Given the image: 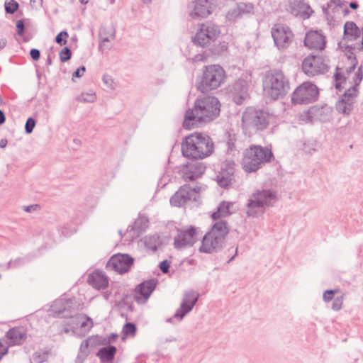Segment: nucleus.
<instances>
[{
  "label": "nucleus",
  "mask_w": 363,
  "mask_h": 363,
  "mask_svg": "<svg viewBox=\"0 0 363 363\" xmlns=\"http://www.w3.org/2000/svg\"><path fill=\"white\" fill-rule=\"evenodd\" d=\"M90 353L91 350L89 349L88 340H83L80 344L74 363H84Z\"/></svg>",
  "instance_id": "nucleus-40"
},
{
  "label": "nucleus",
  "mask_w": 363,
  "mask_h": 363,
  "mask_svg": "<svg viewBox=\"0 0 363 363\" xmlns=\"http://www.w3.org/2000/svg\"><path fill=\"white\" fill-rule=\"evenodd\" d=\"M233 206V202L222 201L219 203L216 208L211 212L210 217L212 220H217L226 218L233 214L230 211L231 207Z\"/></svg>",
  "instance_id": "nucleus-32"
},
{
  "label": "nucleus",
  "mask_w": 363,
  "mask_h": 363,
  "mask_svg": "<svg viewBox=\"0 0 363 363\" xmlns=\"http://www.w3.org/2000/svg\"><path fill=\"white\" fill-rule=\"evenodd\" d=\"M177 235L174 238V247L177 250H181L186 247H192L198 240V228L190 225L186 228H180L174 226Z\"/></svg>",
  "instance_id": "nucleus-11"
},
{
  "label": "nucleus",
  "mask_w": 363,
  "mask_h": 363,
  "mask_svg": "<svg viewBox=\"0 0 363 363\" xmlns=\"http://www.w3.org/2000/svg\"><path fill=\"white\" fill-rule=\"evenodd\" d=\"M255 6L252 3L240 2L236 4V6L229 10L225 15L226 21H235L237 19L244 16H251L254 14Z\"/></svg>",
  "instance_id": "nucleus-22"
},
{
  "label": "nucleus",
  "mask_w": 363,
  "mask_h": 363,
  "mask_svg": "<svg viewBox=\"0 0 363 363\" xmlns=\"http://www.w3.org/2000/svg\"><path fill=\"white\" fill-rule=\"evenodd\" d=\"M344 0H329L321 6L327 23H340L341 21V9Z\"/></svg>",
  "instance_id": "nucleus-20"
},
{
  "label": "nucleus",
  "mask_w": 363,
  "mask_h": 363,
  "mask_svg": "<svg viewBox=\"0 0 363 363\" xmlns=\"http://www.w3.org/2000/svg\"><path fill=\"white\" fill-rule=\"evenodd\" d=\"M118 349L115 345L100 347L96 352V356L99 358L100 362L108 360H115Z\"/></svg>",
  "instance_id": "nucleus-33"
},
{
  "label": "nucleus",
  "mask_w": 363,
  "mask_h": 363,
  "mask_svg": "<svg viewBox=\"0 0 363 363\" xmlns=\"http://www.w3.org/2000/svg\"><path fill=\"white\" fill-rule=\"evenodd\" d=\"M190 184H184L170 198L169 202L172 206L182 207L189 201L191 200V195L189 194Z\"/></svg>",
  "instance_id": "nucleus-26"
},
{
  "label": "nucleus",
  "mask_w": 363,
  "mask_h": 363,
  "mask_svg": "<svg viewBox=\"0 0 363 363\" xmlns=\"http://www.w3.org/2000/svg\"><path fill=\"white\" fill-rule=\"evenodd\" d=\"M150 220L145 216L139 214L138 218L132 225H129L126 230L127 233H133L135 235L132 236L130 241H133L135 238L140 237L149 227Z\"/></svg>",
  "instance_id": "nucleus-28"
},
{
  "label": "nucleus",
  "mask_w": 363,
  "mask_h": 363,
  "mask_svg": "<svg viewBox=\"0 0 363 363\" xmlns=\"http://www.w3.org/2000/svg\"><path fill=\"white\" fill-rule=\"evenodd\" d=\"M196 143L203 147L204 158L211 156L214 152L215 145L209 135L203 132L196 131L192 133Z\"/></svg>",
  "instance_id": "nucleus-25"
},
{
  "label": "nucleus",
  "mask_w": 363,
  "mask_h": 363,
  "mask_svg": "<svg viewBox=\"0 0 363 363\" xmlns=\"http://www.w3.org/2000/svg\"><path fill=\"white\" fill-rule=\"evenodd\" d=\"M333 113V108L326 103L315 104L301 113L299 120L310 124L315 122L325 123L330 121Z\"/></svg>",
  "instance_id": "nucleus-8"
},
{
  "label": "nucleus",
  "mask_w": 363,
  "mask_h": 363,
  "mask_svg": "<svg viewBox=\"0 0 363 363\" xmlns=\"http://www.w3.org/2000/svg\"><path fill=\"white\" fill-rule=\"evenodd\" d=\"M274 160L272 148L261 145H250L242 153L241 161L242 168L247 173H255L262 167V165Z\"/></svg>",
  "instance_id": "nucleus-3"
},
{
  "label": "nucleus",
  "mask_w": 363,
  "mask_h": 363,
  "mask_svg": "<svg viewBox=\"0 0 363 363\" xmlns=\"http://www.w3.org/2000/svg\"><path fill=\"white\" fill-rule=\"evenodd\" d=\"M87 283L96 290H104L109 285V277L99 269L94 270L88 275Z\"/></svg>",
  "instance_id": "nucleus-24"
},
{
  "label": "nucleus",
  "mask_w": 363,
  "mask_h": 363,
  "mask_svg": "<svg viewBox=\"0 0 363 363\" xmlns=\"http://www.w3.org/2000/svg\"><path fill=\"white\" fill-rule=\"evenodd\" d=\"M183 167H186V169H188V167H192L193 171L195 174H198L200 175V177H202V175L205 173L206 167L203 162H195L194 164L190 163L189 162H186L182 164Z\"/></svg>",
  "instance_id": "nucleus-44"
},
{
  "label": "nucleus",
  "mask_w": 363,
  "mask_h": 363,
  "mask_svg": "<svg viewBox=\"0 0 363 363\" xmlns=\"http://www.w3.org/2000/svg\"><path fill=\"white\" fill-rule=\"evenodd\" d=\"M228 48V43L225 41L220 42L218 44H214L211 48L207 49V52L211 56H220L224 52L227 51Z\"/></svg>",
  "instance_id": "nucleus-41"
},
{
  "label": "nucleus",
  "mask_w": 363,
  "mask_h": 363,
  "mask_svg": "<svg viewBox=\"0 0 363 363\" xmlns=\"http://www.w3.org/2000/svg\"><path fill=\"white\" fill-rule=\"evenodd\" d=\"M270 114L264 109L248 108L242 116L243 129L255 133L265 130L269 125Z\"/></svg>",
  "instance_id": "nucleus-6"
},
{
  "label": "nucleus",
  "mask_w": 363,
  "mask_h": 363,
  "mask_svg": "<svg viewBox=\"0 0 363 363\" xmlns=\"http://www.w3.org/2000/svg\"><path fill=\"white\" fill-rule=\"evenodd\" d=\"M229 233L230 227L226 220H213L210 228L201 240L199 252L205 254L221 252L226 246V237Z\"/></svg>",
  "instance_id": "nucleus-2"
},
{
  "label": "nucleus",
  "mask_w": 363,
  "mask_h": 363,
  "mask_svg": "<svg viewBox=\"0 0 363 363\" xmlns=\"http://www.w3.org/2000/svg\"><path fill=\"white\" fill-rule=\"evenodd\" d=\"M182 155L189 160L197 161L205 159L203 147L196 143L192 133L184 136L182 142Z\"/></svg>",
  "instance_id": "nucleus-16"
},
{
  "label": "nucleus",
  "mask_w": 363,
  "mask_h": 363,
  "mask_svg": "<svg viewBox=\"0 0 363 363\" xmlns=\"http://www.w3.org/2000/svg\"><path fill=\"white\" fill-rule=\"evenodd\" d=\"M77 319H70V320H68L67 322H65V323L62 325L63 328L60 330L59 332V334H67L72 330V327H74V325H77L78 322L77 321Z\"/></svg>",
  "instance_id": "nucleus-56"
},
{
  "label": "nucleus",
  "mask_w": 363,
  "mask_h": 363,
  "mask_svg": "<svg viewBox=\"0 0 363 363\" xmlns=\"http://www.w3.org/2000/svg\"><path fill=\"white\" fill-rule=\"evenodd\" d=\"M330 67L325 63L323 56L310 54L302 62V70L308 77L325 74L329 71Z\"/></svg>",
  "instance_id": "nucleus-12"
},
{
  "label": "nucleus",
  "mask_w": 363,
  "mask_h": 363,
  "mask_svg": "<svg viewBox=\"0 0 363 363\" xmlns=\"http://www.w3.org/2000/svg\"><path fill=\"white\" fill-rule=\"evenodd\" d=\"M363 79V65L358 67L357 72L353 77L354 86L358 88Z\"/></svg>",
  "instance_id": "nucleus-55"
},
{
  "label": "nucleus",
  "mask_w": 363,
  "mask_h": 363,
  "mask_svg": "<svg viewBox=\"0 0 363 363\" xmlns=\"http://www.w3.org/2000/svg\"><path fill=\"white\" fill-rule=\"evenodd\" d=\"M320 89L312 81H305L296 87L291 94L293 105H307L318 101Z\"/></svg>",
  "instance_id": "nucleus-7"
},
{
  "label": "nucleus",
  "mask_w": 363,
  "mask_h": 363,
  "mask_svg": "<svg viewBox=\"0 0 363 363\" xmlns=\"http://www.w3.org/2000/svg\"><path fill=\"white\" fill-rule=\"evenodd\" d=\"M332 309L334 311H339L342 308V303H343V296H337L335 297L334 299L332 300Z\"/></svg>",
  "instance_id": "nucleus-61"
},
{
  "label": "nucleus",
  "mask_w": 363,
  "mask_h": 363,
  "mask_svg": "<svg viewBox=\"0 0 363 363\" xmlns=\"http://www.w3.org/2000/svg\"><path fill=\"white\" fill-rule=\"evenodd\" d=\"M66 308L67 309V315H70L69 319H79L77 315H73L72 313L82 309L84 303H79L76 297L65 298Z\"/></svg>",
  "instance_id": "nucleus-37"
},
{
  "label": "nucleus",
  "mask_w": 363,
  "mask_h": 363,
  "mask_svg": "<svg viewBox=\"0 0 363 363\" xmlns=\"http://www.w3.org/2000/svg\"><path fill=\"white\" fill-rule=\"evenodd\" d=\"M37 123V120L35 117L30 116L27 118L25 126L24 131L26 134H30L33 133V129L35 128Z\"/></svg>",
  "instance_id": "nucleus-52"
},
{
  "label": "nucleus",
  "mask_w": 363,
  "mask_h": 363,
  "mask_svg": "<svg viewBox=\"0 0 363 363\" xmlns=\"http://www.w3.org/2000/svg\"><path fill=\"white\" fill-rule=\"evenodd\" d=\"M314 11L308 4L305 3L304 0L294 1L291 4V14L294 16H300L303 20L309 18Z\"/></svg>",
  "instance_id": "nucleus-30"
},
{
  "label": "nucleus",
  "mask_w": 363,
  "mask_h": 363,
  "mask_svg": "<svg viewBox=\"0 0 363 363\" xmlns=\"http://www.w3.org/2000/svg\"><path fill=\"white\" fill-rule=\"evenodd\" d=\"M172 262L170 260H168L167 259L161 261L159 264L158 267L160 269V271L162 272V274H166L169 272V268L171 267Z\"/></svg>",
  "instance_id": "nucleus-59"
},
{
  "label": "nucleus",
  "mask_w": 363,
  "mask_h": 363,
  "mask_svg": "<svg viewBox=\"0 0 363 363\" xmlns=\"http://www.w3.org/2000/svg\"><path fill=\"white\" fill-rule=\"evenodd\" d=\"M341 70V68L338 66L335 68V72L333 76V82H341V83H346L347 82V77L344 74V73L339 72Z\"/></svg>",
  "instance_id": "nucleus-57"
},
{
  "label": "nucleus",
  "mask_w": 363,
  "mask_h": 363,
  "mask_svg": "<svg viewBox=\"0 0 363 363\" xmlns=\"http://www.w3.org/2000/svg\"><path fill=\"white\" fill-rule=\"evenodd\" d=\"M76 101L82 103H93L96 99L95 93L82 92L80 95L76 97Z\"/></svg>",
  "instance_id": "nucleus-49"
},
{
  "label": "nucleus",
  "mask_w": 363,
  "mask_h": 363,
  "mask_svg": "<svg viewBox=\"0 0 363 363\" xmlns=\"http://www.w3.org/2000/svg\"><path fill=\"white\" fill-rule=\"evenodd\" d=\"M29 24H16V33L18 35L23 37V42L27 43L30 41L33 35L30 33H26V30Z\"/></svg>",
  "instance_id": "nucleus-45"
},
{
  "label": "nucleus",
  "mask_w": 363,
  "mask_h": 363,
  "mask_svg": "<svg viewBox=\"0 0 363 363\" xmlns=\"http://www.w3.org/2000/svg\"><path fill=\"white\" fill-rule=\"evenodd\" d=\"M354 100H348L341 96L335 102L336 111L344 116H350L354 109Z\"/></svg>",
  "instance_id": "nucleus-34"
},
{
  "label": "nucleus",
  "mask_w": 363,
  "mask_h": 363,
  "mask_svg": "<svg viewBox=\"0 0 363 363\" xmlns=\"http://www.w3.org/2000/svg\"><path fill=\"white\" fill-rule=\"evenodd\" d=\"M220 112V103L214 96L198 97L191 108H188L184 116L182 127L191 130L197 123L210 122L216 119Z\"/></svg>",
  "instance_id": "nucleus-1"
},
{
  "label": "nucleus",
  "mask_w": 363,
  "mask_h": 363,
  "mask_svg": "<svg viewBox=\"0 0 363 363\" xmlns=\"http://www.w3.org/2000/svg\"><path fill=\"white\" fill-rule=\"evenodd\" d=\"M177 168L178 169L177 172L182 174V179L186 182H194L201 177L200 175L195 174L193 171L183 167L182 164L177 166Z\"/></svg>",
  "instance_id": "nucleus-42"
},
{
  "label": "nucleus",
  "mask_w": 363,
  "mask_h": 363,
  "mask_svg": "<svg viewBox=\"0 0 363 363\" xmlns=\"http://www.w3.org/2000/svg\"><path fill=\"white\" fill-rule=\"evenodd\" d=\"M115 36V28L113 24H102L99 29V38L101 43L109 42L111 38Z\"/></svg>",
  "instance_id": "nucleus-38"
},
{
  "label": "nucleus",
  "mask_w": 363,
  "mask_h": 363,
  "mask_svg": "<svg viewBox=\"0 0 363 363\" xmlns=\"http://www.w3.org/2000/svg\"><path fill=\"white\" fill-rule=\"evenodd\" d=\"M262 86L264 96L272 101H276L286 96L290 89V83L281 70L274 69L266 72Z\"/></svg>",
  "instance_id": "nucleus-4"
},
{
  "label": "nucleus",
  "mask_w": 363,
  "mask_h": 363,
  "mask_svg": "<svg viewBox=\"0 0 363 363\" xmlns=\"http://www.w3.org/2000/svg\"><path fill=\"white\" fill-rule=\"evenodd\" d=\"M272 28V36L274 45L278 49L286 48L292 41L294 34L289 27L284 26V24H274Z\"/></svg>",
  "instance_id": "nucleus-19"
},
{
  "label": "nucleus",
  "mask_w": 363,
  "mask_h": 363,
  "mask_svg": "<svg viewBox=\"0 0 363 363\" xmlns=\"http://www.w3.org/2000/svg\"><path fill=\"white\" fill-rule=\"evenodd\" d=\"M135 263V258L128 253H116L110 257L106 262V268L120 275L128 273Z\"/></svg>",
  "instance_id": "nucleus-10"
},
{
  "label": "nucleus",
  "mask_w": 363,
  "mask_h": 363,
  "mask_svg": "<svg viewBox=\"0 0 363 363\" xmlns=\"http://www.w3.org/2000/svg\"><path fill=\"white\" fill-rule=\"evenodd\" d=\"M232 172H227V174L219 172L216 179L218 185L224 189H229L232 183Z\"/></svg>",
  "instance_id": "nucleus-43"
},
{
  "label": "nucleus",
  "mask_w": 363,
  "mask_h": 363,
  "mask_svg": "<svg viewBox=\"0 0 363 363\" xmlns=\"http://www.w3.org/2000/svg\"><path fill=\"white\" fill-rule=\"evenodd\" d=\"M72 57V51L68 46H64L59 52V58L62 63H65L71 60Z\"/></svg>",
  "instance_id": "nucleus-48"
},
{
  "label": "nucleus",
  "mask_w": 363,
  "mask_h": 363,
  "mask_svg": "<svg viewBox=\"0 0 363 363\" xmlns=\"http://www.w3.org/2000/svg\"><path fill=\"white\" fill-rule=\"evenodd\" d=\"M140 241L144 242L145 247L152 252H156L162 246L161 238L157 233L145 235Z\"/></svg>",
  "instance_id": "nucleus-36"
},
{
  "label": "nucleus",
  "mask_w": 363,
  "mask_h": 363,
  "mask_svg": "<svg viewBox=\"0 0 363 363\" xmlns=\"http://www.w3.org/2000/svg\"><path fill=\"white\" fill-rule=\"evenodd\" d=\"M247 82L242 78H240L229 84L225 88V90L228 99L237 105H242L249 96Z\"/></svg>",
  "instance_id": "nucleus-13"
},
{
  "label": "nucleus",
  "mask_w": 363,
  "mask_h": 363,
  "mask_svg": "<svg viewBox=\"0 0 363 363\" xmlns=\"http://www.w3.org/2000/svg\"><path fill=\"white\" fill-rule=\"evenodd\" d=\"M252 198L248 199L246 206L248 208L272 207V200L277 199V192L272 189L257 190L252 194Z\"/></svg>",
  "instance_id": "nucleus-15"
},
{
  "label": "nucleus",
  "mask_w": 363,
  "mask_h": 363,
  "mask_svg": "<svg viewBox=\"0 0 363 363\" xmlns=\"http://www.w3.org/2000/svg\"><path fill=\"white\" fill-rule=\"evenodd\" d=\"M200 296L201 295H196L194 299L182 298L179 307L174 314V318L178 321H182L184 317L193 310Z\"/></svg>",
  "instance_id": "nucleus-29"
},
{
  "label": "nucleus",
  "mask_w": 363,
  "mask_h": 363,
  "mask_svg": "<svg viewBox=\"0 0 363 363\" xmlns=\"http://www.w3.org/2000/svg\"><path fill=\"white\" fill-rule=\"evenodd\" d=\"M304 46L310 49L323 50L326 47L325 36L321 30H311L308 31L303 40Z\"/></svg>",
  "instance_id": "nucleus-23"
},
{
  "label": "nucleus",
  "mask_w": 363,
  "mask_h": 363,
  "mask_svg": "<svg viewBox=\"0 0 363 363\" xmlns=\"http://www.w3.org/2000/svg\"><path fill=\"white\" fill-rule=\"evenodd\" d=\"M208 57H210V55L208 53L207 50H206L202 53H198V54L195 55L191 59V60L194 63L198 62H205Z\"/></svg>",
  "instance_id": "nucleus-60"
},
{
  "label": "nucleus",
  "mask_w": 363,
  "mask_h": 363,
  "mask_svg": "<svg viewBox=\"0 0 363 363\" xmlns=\"http://www.w3.org/2000/svg\"><path fill=\"white\" fill-rule=\"evenodd\" d=\"M200 28L194 35L191 36V42L194 45L206 48L211 43L214 42L220 33L217 24H199Z\"/></svg>",
  "instance_id": "nucleus-9"
},
{
  "label": "nucleus",
  "mask_w": 363,
  "mask_h": 363,
  "mask_svg": "<svg viewBox=\"0 0 363 363\" xmlns=\"http://www.w3.org/2000/svg\"><path fill=\"white\" fill-rule=\"evenodd\" d=\"M49 351L45 350L43 352L36 351L33 354V359L36 363H43L47 361Z\"/></svg>",
  "instance_id": "nucleus-53"
},
{
  "label": "nucleus",
  "mask_w": 363,
  "mask_h": 363,
  "mask_svg": "<svg viewBox=\"0 0 363 363\" xmlns=\"http://www.w3.org/2000/svg\"><path fill=\"white\" fill-rule=\"evenodd\" d=\"M76 317H79L77 321L78 325L79 324V328L72 327V332L75 336L79 337H84L93 328V320L85 313L78 314Z\"/></svg>",
  "instance_id": "nucleus-27"
},
{
  "label": "nucleus",
  "mask_w": 363,
  "mask_h": 363,
  "mask_svg": "<svg viewBox=\"0 0 363 363\" xmlns=\"http://www.w3.org/2000/svg\"><path fill=\"white\" fill-rule=\"evenodd\" d=\"M4 7L6 17L13 23H30L28 18L23 17V12L17 1L6 0Z\"/></svg>",
  "instance_id": "nucleus-21"
},
{
  "label": "nucleus",
  "mask_w": 363,
  "mask_h": 363,
  "mask_svg": "<svg viewBox=\"0 0 363 363\" xmlns=\"http://www.w3.org/2000/svg\"><path fill=\"white\" fill-rule=\"evenodd\" d=\"M342 39L347 41L357 40L361 35V30L357 24H344Z\"/></svg>",
  "instance_id": "nucleus-35"
},
{
  "label": "nucleus",
  "mask_w": 363,
  "mask_h": 363,
  "mask_svg": "<svg viewBox=\"0 0 363 363\" xmlns=\"http://www.w3.org/2000/svg\"><path fill=\"white\" fill-rule=\"evenodd\" d=\"M358 91V88L352 86L349 89H346L340 96L348 100H354V98L357 96Z\"/></svg>",
  "instance_id": "nucleus-54"
},
{
  "label": "nucleus",
  "mask_w": 363,
  "mask_h": 363,
  "mask_svg": "<svg viewBox=\"0 0 363 363\" xmlns=\"http://www.w3.org/2000/svg\"><path fill=\"white\" fill-rule=\"evenodd\" d=\"M340 292V289H327L324 291L323 295V299L325 302L328 303L331 301L335 298V295L336 293Z\"/></svg>",
  "instance_id": "nucleus-58"
},
{
  "label": "nucleus",
  "mask_w": 363,
  "mask_h": 363,
  "mask_svg": "<svg viewBox=\"0 0 363 363\" xmlns=\"http://www.w3.org/2000/svg\"><path fill=\"white\" fill-rule=\"evenodd\" d=\"M189 15L194 20L207 18L217 9V0H194Z\"/></svg>",
  "instance_id": "nucleus-18"
},
{
  "label": "nucleus",
  "mask_w": 363,
  "mask_h": 363,
  "mask_svg": "<svg viewBox=\"0 0 363 363\" xmlns=\"http://www.w3.org/2000/svg\"><path fill=\"white\" fill-rule=\"evenodd\" d=\"M138 331L137 325L133 322L126 321L123 325L121 340L125 341L128 337H134Z\"/></svg>",
  "instance_id": "nucleus-39"
},
{
  "label": "nucleus",
  "mask_w": 363,
  "mask_h": 363,
  "mask_svg": "<svg viewBox=\"0 0 363 363\" xmlns=\"http://www.w3.org/2000/svg\"><path fill=\"white\" fill-rule=\"evenodd\" d=\"M62 295L60 298L55 299L50 306L49 311L55 318L69 319L70 315H67V309L66 308L65 298Z\"/></svg>",
  "instance_id": "nucleus-31"
},
{
  "label": "nucleus",
  "mask_w": 363,
  "mask_h": 363,
  "mask_svg": "<svg viewBox=\"0 0 363 363\" xmlns=\"http://www.w3.org/2000/svg\"><path fill=\"white\" fill-rule=\"evenodd\" d=\"M31 259L28 255L23 257H17L8 262V268H18L30 262Z\"/></svg>",
  "instance_id": "nucleus-46"
},
{
  "label": "nucleus",
  "mask_w": 363,
  "mask_h": 363,
  "mask_svg": "<svg viewBox=\"0 0 363 363\" xmlns=\"http://www.w3.org/2000/svg\"><path fill=\"white\" fill-rule=\"evenodd\" d=\"M226 78V72L221 65H205L201 74L196 77V88L201 93L206 94L220 87Z\"/></svg>",
  "instance_id": "nucleus-5"
},
{
  "label": "nucleus",
  "mask_w": 363,
  "mask_h": 363,
  "mask_svg": "<svg viewBox=\"0 0 363 363\" xmlns=\"http://www.w3.org/2000/svg\"><path fill=\"white\" fill-rule=\"evenodd\" d=\"M158 284L157 278L143 280L137 284L134 289V300L138 304L145 303Z\"/></svg>",
  "instance_id": "nucleus-17"
},
{
  "label": "nucleus",
  "mask_w": 363,
  "mask_h": 363,
  "mask_svg": "<svg viewBox=\"0 0 363 363\" xmlns=\"http://www.w3.org/2000/svg\"><path fill=\"white\" fill-rule=\"evenodd\" d=\"M235 165V161L233 160H225L221 164L220 172L224 174H227V172H232L233 175L234 174L235 170L234 167Z\"/></svg>",
  "instance_id": "nucleus-50"
},
{
  "label": "nucleus",
  "mask_w": 363,
  "mask_h": 363,
  "mask_svg": "<svg viewBox=\"0 0 363 363\" xmlns=\"http://www.w3.org/2000/svg\"><path fill=\"white\" fill-rule=\"evenodd\" d=\"M68 37V32L66 30H63L57 34L55 37L54 42L60 46H65L67 43Z\"/></svg>",
  "instance_id": "nucleus-51"
},
{
  "label": "nucleus",
  "mask_w": 363,
  "mask_h": 363,
  "mask_svg": "<svg viewBox=\"0 0 363 363\" xmlns=\"http://www.w3.org/2000/svg\"><path fill=\"white\" fill-rule=\"evenodd\" d=\"M8 346H4L0 340V361L9 353V347L23 345L27 339V332L23 327L15 326L10 328L5 335Z\"/></svg>",
  "instance_id": "nucleus-14"
},
{
  "label": "nucleus",
  "mask_w": 363,
  "mask_h": 363,
  "mask_svg": "<svg viewBox=\"0 0 363 363\" xmlns=\"http://www.w3.org/2000/svg\"><path fill=\"white\" fill-rule=\"evenodd\" d=\"M99 338H100V335L96 334V335H92L91 336H89L84 340H88L89 348V347H96L97 346H100L99 345H96V343H98L97 340Z\"/></svg>",
  "instance_id": "nucleus-63"
},
{
  "label": "nucleus",
  "mask_w": 363,
  "mask_h": 363,
  "mask_svg": "<svg viewBox=\"0 0 363 363\" xmlns=\"http://www.w3.org/2000/svg\"><path fill=\"white\" fill-rule=\"evenodd\" d=\"M225 134L227 135V152L229 153L230 152H232L235 150V142L237 138L235 134L231 133L229 130H227L225 132Z\"/></svg>",
  "instance_id": "nucleus-47"
},
{
  "label": "nucleus",
  "mask_w": 363,
  "mask_h": 363,
  "mask_svg": "<svg viewBox=\"0 0 363 363\" xmlns=\"http://www.w3.org/2000/svg\"><path fill=\"white\" fill-rule=\"evenodd\" d=\"M86 67L84 65H81L78 68L76 69L72 73V80L74 82V78H81L84 76L86 72Z\"/></svg>",
  "instance_id": "nucleus-62"
},
{
  "label": "nucleus",
  "mask_w": 363,
  "mask_h": 363,
  "mask_svg": "<svg viewBox=\"0 0 363 363\" xmlns=\"http://www.w3.org/2000/svg\"><path fill=\"white\" fill-rule=\"evenodd\" d=\"M29 55L30 59L34 61L37 62L40 60L41 56V52L39 49L37 48H31L29 52Z\"/></svg>",
  "instance_id": "nucleus-64"
}]
</instances>
